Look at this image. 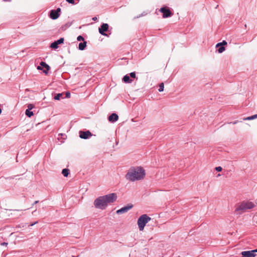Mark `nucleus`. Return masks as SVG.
Masks as SVG:
<instances>
[{
    "instance_id": "nucleus-1",
    "label": "nucleus",
    "mask_w": 257,
    "mask_h": 257,
    "mask_svg": "<svg viewBox=\"0 0 257 257\" xmlns=\"http://www.w3.org/2000/svg\"><path fill=\"white\" fill-rule=\"evenodd\" d=\"M116 199L117 195L114 193L100 196L94 200V205L97 209L104 210L109 203H113Z\"/></svg>"
},
{
    "instance_id": "nucleus-2",
    "label": "nucleus",
    "mask_w": 257,
    "mask_h": 257,
    "mask_svg": "<svg viewBox=\"0 0 257 257\" xmlns=\"http://www.w3.org/2000/svg\"><path fill=\"white\" fill-rule=\"evenodd\" d=\"M145 175V170L143 167L140 166L132 167L126 173L125 178L127 180L134 182L144 179Z\"/></svg>"
},
{
    "instance_id": "nucleus-3",
    "label": "nucleus",
    "mask_w": 257,
    "mask_h": 257,
    "mask_svg": "<svg viewBox=\"0 0 257 257\" xmlns=\"http://www.w3.org/2000/svg\"><path fill=\"white\" fill-rule=\"evenodd\" d=\"M254 206V204L251 201H243L236 205L235 211L237 214H241Z\"/></svg>"
},
{
    "instance_id": "nucleus-4",
    "label": "nucleus",
    "mask_w": 257,
    "mask_h": 257,
    "mask_svg": "<svg viewBox=\"0 0 257 257\" xmlns=\"http://www.w3.org/2000/svg\"><path fill=\"white\" fill-rule=\"evenodd\" d=\"M151 218L146 214L142 215L138 219L137 224L140 231H143L146 224L150 221Z\"/></svg>"
},
{
    "instance_id": "nucleus-5",
    "label": "nucleus",
    "mask_w": 257,
    "mask_h": 257,
    "mask_svg": "<svg viewBox=\"0 0 257 257\" xmlns=\"http://www.w3.org/2000/svg\"><path fill=\"white\" fill-rule=\"evenodd\" d=\"M61 9L57 8L56 10H51L50 12V17L53 20L57 19L60 15Z\"/></svg>"
},
{
    "instance_id": "nucleus-6",
    "label": "nucleus",
    "mask_w": 257,
    "mask_h": 257,
    "mask_svg": "<svg viewBox=\"0 0 257 257\" xmlns=\"http://www.w3.org/2000/svg\"><path fill=\"white\" fill-rule=\"evenodd\" d=\"M257 252V248L252 250L243 251L241 252L242 257H254Z\"/></svg>"
},
{
    "instance_id": "nucleus-7",
    "label": "nucleus",
    "mask_w": 257,
    "mask_h": 257,
    "mask_svg": "<svg viewBox=\"0 0 257 257\" xmlns=\"http://www.w3.org/2000/svg\"><path fill=\"white\" fill-rule=\"evenodd\" d=\"M160 11L163 13V18H166L172 16V13L168 8L163 7L160 10Z\"/></svg>"
},
{
    "instance_id": "nucleus-8",
    "label": "nucleus",
    "mask_w": 257,
    "mask_h": 257,
    "mask_svg": "<svg viewBox=\"0 0 257 257\" xmlns=\"http://www.w3.org/2000/svg\"><path fill=\"white\" fill-rule=\"evenodd\" d=\"M109 26L106 23L103 24L99 28L98 31L100 34L103 36H107V34L105 33V32L107 31Z\"/></svg>"
},
{
    "instance_id": "nucleus-9",
    "label": "nucleus",
    "mask_w": 257,
    "mask_h": 257,
    "mask_svg": "<svg viewBox=\"0 0 257 257\" xmlns=\"http://www.w3.org/2000/svg\"><path fill=\"white\" fill-rule=\"evenodd\" d=\"M133 205H128L126 206H124L116 211V213L118 214H121L127 212L130 209L133 207Z\"/></svg>"
},
{
    "instance_id": "nucleus-10",
    "label": "nucleus",
    "mask_w": 257,
    "mask_h": 257,
    "mask_svg": "<svg viewBox=\"0 0 257 257\" xmlns=\"http://www.w3.org/2000/svg\"><path fill=\"white\" fill-rule=\"evenodd\" d=\"M79 134L80 137L84 139H87L89 137L91 136V134L89 131L86 132L80 131Z\"/></svg>"
},
{
    "instance_id": "nucleus-11",
    "label": "nucleus",
    "mask_w": 257,
    "mask_h": 257,
    "mask_svg": "<svg viewBox=\"0 0 257 257\" xmlns=\"http://www.w3.org/2000/svg\"><path fill=\"white\" fill-rule=\"evenodd\" d=\"M118 119V116L116 113H113L108 117V120L111 122L116 121Z\"/></svg>"
},
{
    "instance_id": "nucleus-12",
    "label": "nucleus",
    "mask_w": 257,
    "mask_h": 257,
    "mask_svg": "<svg viewBox=\"0 0 257 257\" xmlns=\"http://www.w3.org/2000/svg\"><path fill=\"white\" fill-rule=\"evenodd\" d=\"M40 65L42 68H44L46 69L43 70V72L44 73H45L46 74H48V71L50 69L49 66L48 64H47L45 62H43V61H42L40 63Z\"/></svg>"
},
{
    "instance_id": "nucleus-13",
    "label": "nucleus",
    "mask_w": 257,
    "mask_h": 257,
    "mask_svg": "<svg viewBox=\"0 0 257 257\" xmlns=\"http://www.w3.org/2000/svg\"><path fill=\"white\" fill-rule=\"evenodd\" d=\"M122 80L124 82L126 83H131L132 82V80L130 79V77L128 75H125L124 76Z\"/></svg>"
},
{
    "instance_id": "nucleus-14",
    "label": "nucleus",
    "mask_w": 257,
    "mask_h": 257,
    "mask_svg": "<svg viewBox=\"0 0 257 257\" xmlns=\"http://www.w3.org/2000/svg\"><path fill=\"white\" fill-rule=\"evenodd\" d=\"M86 47V42H85V41H84L82 43H80L79 44V49L80 50H83Z\"/></svg>"
},
{
    "instance_id": "nucleus-15",
    "label": "nucleus",
    "mask_w": 257,
    "mask_h": 257,
    "mask_svg": "<svg viewBox=\"0 0 257 257\" xmlns=\"http://www.w3.org/2000/svg\"><path fill=\"white\" fill-rule=\"evenodd\" d=\"M62 174L64 177H67L69 174V170L68 169H64L62 170Z\"/></svg>"
},
{
    "instance_id": "nucleus-16",
    "label": "nucleus",
    "mask_w": 257,
    "mask_h": 257,
    "mask_svg": "<svg viewBox=\"0 0 257 257\" xmlns=\"http://www.w3.org/2000/svg\"><path fill=\"white\" fill-rule=\"evenodd\" d=\"M25 114L28 117H31L33 115L34 113H33V111H31V110H29L28 109H26Z\"/></svg>"
},
{
    "instance_id": "nucleus-17",
    "label": "nucleus",
    "mask_w": 257,
    "mask_h": 257,
    "mask_svg": "<svg viewBox=\"0 0 257 257\" xmlns=\"http://www.w3.org/2000/svg\"><path fill=\"white\" fill-rule=\"evenodd\" d=\"M256 118H257V114H256L247 117H246V118H244L243 119H244V120H252V119H254Z\"/></svg>"
},
{
    "instance_id": "nucleus-18",
    "label": "nucleus",
    "mask_w": 257,
    "mask_h": 257,
    "mask_svg": "<svg viewBox=\"0 0 257 257\" xmlns=\"http://www.w3.org/2000/svg\"><path fill=\"white\" fill-rule=\"evenodd\" d=\"M50 47L53 49H57L58 48V45L56 41H55L51 43Z\"/></svg>"
},
{
    "instance_id": "nucleus-19",
    "label": "nucleus",
    "mask_w": 257,
    "mask_h": 257,
    "mask_svg": "<svg viewBox=\"0 0 257 257\" xmlns=\"http://www.w3.org/2000/svg\"><path fill=\"white\" fill-rule=\"evenodd\" d=\"M62 93H58L54 97V99L59 100L62 96Z\"/></svg>"
},
{
    "instance_id": "nucleus-20",
    "label": "nucleus",
    "mask_w": 257,
    "mask_h": 257,
    "mask_svg": "<svg viewBox=\"0 0 257 257\" xmlns=\"http://www.w3.org/2000/svg\"><path fill=\"white\" fill-rule=\"evenodd\" d=\"M164 85L163 83H161L159 85V91L162 92L164 90Z\"/></svg>"
},
{
    "instance_id": "nucleus-21",
    "label": "nucleus",
    "mask_w": 257,
    "mask_h": 257,
    "mask_svg": "<svg viewBox=\"0 0 257 257\" xmlns=\"http://www.w3.org/2000/svg\"><path fill=\"white\" fill-rule=\"evenodd\" d=\"M64 41V38H61L60 39H59L57 41H56V42L57 43L58 45H59V44H61L63 43Z\"/></svg>"
},
{
    "instance_id": "nucleus-22",
    "label": "nucleus",
    "mask_w": 257,
    "mask_h": 257,
    "mask_svg": "<svg viewBox=\"0 0 257 257\" xmlns=\"http://www.w3.org/2000/svg\"><path fill=\"white\" fill-rule=\"evenodd\" d=\"M225 50V47L223 46H221L218 49V52L219 53H222Z\"/></svg>"
},
{
    "instance_id": "nucleus-23",
    "label": "nucleus",
    "mask_w": 257,
    "mask_h": 257,
    "mask_svg": "<svg viewBox=\"0 0 257 257\" xmlns=\"http://www.w3.org/2000/svg\"><path fill=\"white\" fill-rule=\"evenodd\" d=\"M130 77L135 78L136 77V74L135 72H131L130 73Z\"/></svg>"
},
{
    "instance_id": "nucleus-24",
    "label": "nucleus",
    "mask_w": 257,
    "mask_h": 257,
    "mask_svg": "<svg viewBox=\"0 0 257 257\" xmlns=\"http://www.w3.org/2000/svg\"><path fill=\"white\" fill-rule=\"evenodd\" d=\"M34 107V105L33 104H29L28 105V108L27 109L31 110Z\"/></svg>"
},
{
    "instance_id": "nucleus-25",
    "label": "nucleus",
    "mask_w": 257,
    "mask_h": 257,
    "mask_svg": "<svg viewBox=\"0 0 257 257\" xmlns=\"http://www.w3.org/2000/svg\"><path fill=\"white\" fill-rule=\"evenodd\" d=\"M77 40L78 41H84V39L82 36H78Z\"/></svg>"
},
{
    "instance_id": "nucleus-26",
    "label": "nucleus",
    "mask_w": 257,
    "mask_h": 257,
    "mask_svg": "<svg viewBox=\"0 0 257 257\" xmlns=\"http://www.w3.org/2000/svg\"><path fill=\"white\" fill-rule=\"evenodd\" d=\"M215 170L217 172H221L222 171V168L221 167L218 166V167H217L215 168Z\"/></svg>"
},
{
    "instance_id": "nucleus-27",
    "label": "nucleus",
    "mask_w": 257,
    "mask_h": 257,
    "mask_svg": "<svg viewBox=\"0 0 257 257\" xmlns=\"http://www.w3.org/2000/svg\"><path fill=\"white\" fill-rule=\"evenodd\" d=\"M68 3L71 4H74L75 2L74 0H66Z\"/></svg>"
},
{
    "instance_id": "nucleus-28",
    "label": "nucleus",
    "mask_w": 257,
    "mask_h": 257,
    "mask_svg": "<svg viewBox=\"0 0 257 257\" xmlns=\"http://www.w3.org/2000/svg\"><path fill=\"white\" fill-rule=\"evenodd\" d=\"M70 97V93L69 92H66V98H69Z\"/></svg>"
},
{
    "instance_id": "nucleus-29",
    "label": "nucleus",
    "mask_w": 257,
    "mask_h": 257,
    "mask_svg": "<svg viewBox=\"0 0 257 257\" xmlns=\"http://www.w3.org/2000/svg\"><path fill=\"white\" fill-rule=\"evenodd\" d=\"M221 43H222V46L227 45V42L225 40H223Z\"/></svg>"
},
{
    "instance_id": "nucleus-30",
    "label": "nucleus",
    "mask_w": 257,
    "mask_h": 257,
    "mask_svg": "<svg viewBox=\"0 0 257 257\" xmlns=\"http://www.w3.org/2000/svg\"><path fill=\"white\" fill-rule=\"evenodd\" d=\"M221 46H222V43H221V42H220V43H217V44H216V47H221Z\"/></svg>"
},
{
    "instance_id": "nucleus-31",
    "label": "nucleus",
    "mask_w": 257,
    "mask_h": 257,
    "mask_svg": "<svg viewBox=\"0 0 257 257\" xmlns=\"http://www.w3.org/2000/svg\"><path fill=\"white\" fill-rule=\"evenodd\" d=\"M8 243L7 242H4L3 243H1V245H5V246H7L8 245Z\"/></svg>"
},
{
    "instance_id": "nucleus-32",
    "label": "nucleus",
    "mask_w": 257,
    "mask_h": 257,
    "mask_svg": "<svg viewBox=\"0 0 257 257\" xmlns=\"http://www.w3.org/2000/svg\"><path fill=\"white\" fill-rule=\"evenodd\" d=\"M37 69H38V70H42V67H41L40 64L39 66H37Z\"/></svg>"
},
{
    "instance_id": "nucleus-33",
    "label": "nucleus",
    "mask_w": 257,
    "mask_h": 257,
    "mask_svg": "<svg viewBox=\"0 0 257 257\" xmlns=\"http://www.w3.org/2000/svg\"><path fill=\"white\" fill-rule=\"evenodd\" d=\"M37 223H38V221H36V222H34V223H32V224H30V226H32L34 225L35 224H37Z\"/></svg>"
},
{
    "instance_id": "nucleus-34",
    "label": "nucleus",
    "mask_w": 257,
    "mask_h": 257,
    "mask_svg": "<svg viewBox=\"0 0 257 257\" xmlns=\"http://www.w3.org/2000/svg\"><path fill=\"white\" fill-rule=\"evenodd\" d=\"M92 20H93V21H96V20H97V18H96V17H93V18H92Z\"/></svg>"
},
{
    "instance_id": "nucleus-35",
    "label": "nucleus",
    "mask_w": 257,
    "mask_h": 257,
    "mask_svg": "<svg viewBox=\"0 0 257 257\" xmlns=\"http://www.w3.org/2000/svg\"><path fill=\"white\" fill-rule=\"evenodd\" d=\"M38 202H39V201H35L34 202L33 205L36 204L38 203Z\"/></svg>"
}]
</instances>
